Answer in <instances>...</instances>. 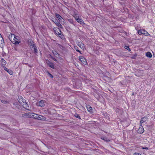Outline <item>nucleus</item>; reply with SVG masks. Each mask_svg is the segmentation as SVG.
Instances as JSON below:
<instances>
[{
    "label": "nucleus",
    "mask_w": 155,
    "mask_h": 155,
    "mask_svg": "<svg viewBox=\"0 0 155 155\" xmlns=\"http://www.w3.org/2000/svg\"><path fill=\"white\" fill-rule=\"evenodd\" d=\"M32 113H25L24 114H22V117H23L31 118V117L32 116Z\"/></svg>",
    "instance_id": "nucleus-4"
},
{
    "label": "nucleus",
    "mask_w": 155,
    "mask_h": 155,
    "mask_svg": "<svg viewBox=\"0 0 155 155\" xmlns=\"http://www.w3.org/2000/svg\"><path fill=\"white\" fill-rule=\"evenodd\" d=\"M4 69L5 71L8 72L11 75L13 74V72L10 68H4Z\"/></svg>",
    "instance_id": "nucleus-13"
},
{
    "label": "nucleus",
    "mask_w": 155,
    "mask_h": 155,
    "mask_svg": "<svg viewBox=\"0 0 155 155\" xmlns=\"http://www.w3.org/2000/svg\"><path fill=\"white\" fill-rule=\"evenodd\" d=\"M16 35L14 34H10L8 38L10 41L12 42V41H13V40H12V38L14 39V37H15Z\"/></svg>",
    "instance_id": "nucleus-11"
},
{
    "label": "nucleus",
    "mask_w": 155,
    "mask_h": 155,
    "mask_svg": "<svg viewBox=\"0 0 155 155\" xmlns=\"http://www.w3.org/2000/svg\"><path fill=\"white\" fill-rule=\"evenodd\" d=\"M79 58L80 60L83 64L86 65L87 64L86 59L84 57L81 56L79 57Z\"/></svg>",
    "instance_id": "nucleus-3"
},
{
    "label": "nucleus",
    "mask_w": 155,
    "mask_h": 155,
    "mask_svg": "<svg viewBox=\"0 0 155 155\" xmlns=\"http://www.w3.org/2000/svg\"><path fill=\"white\" fill-rule=\"evenodd\" d=\"M28 45L31 48H33L35 46L34 43L32 40L31 39H29L28 41Z\"/></svg>",
    "instance_id": "nucleus-5"
},
{
    "label": "nucleus",
    "mask_w": 155,
    "mask_h": 155,
    "mask_svg": "<svg viewBox=\"0 0 155 155\" xmlns=\"http://www.w3.org/2000/svg\"><path fill=\"white\" fill-rule=\"evenodd\" d=\"M4 45L3 39L0 33V46H3Z\"/></svg>",
    "instance_id": "nucleus-8"
},
{
    "label": "nucleus",
    "mask_w": 155,
    "mask_h": 155,
    "mask_svg": "<svg viewBox=\"0 0 155 155\" xmlns=\"http://www.w3.org/2000/svg\"><path fill=\"white\" fill-rule=\"evenodd\" d=\"M24 107H25V108L27 110H29V106L28 105V104H27L26 103H25V104H23Z\"/></svg>",
    "instance_id": "nucleus-21"
},
{
    "label": "nucleus",
    "mask_w": 155,
    "mask_h": 155,
    "mask_svg": "<svg viewBox=\"0 0 155 155\" xmlns=\"http://www.w3.org/2000/svg\"><path fill=\"white\" fill-rule=\"evenodd\" d=\"M58 47L61 49L62 50H64V47L62 46L61 45L58 44Z\"/></svg>",
    "instance_id": "nucleus-30"
},
{
    "label": "nucleus",
    "mask_w": 155,
    "mask_h": 155,
    "mask_svg": "<svg viewBox=\"0 0 155 155\" xmlns=\"http://www.w3.org/2000/svg\"><path fill=\"white\" fill-rule=\"evenodd\" d=\"M74 48L76 50V51L78 52H79L81 54H82L81 53V51L78 49V48L77 46H74Z\"/></svg>",
    "instance_id": "nucleus-28"
},
{
    "label": "nucleus",
    "mask_w": 155,
    "mask_h": 155,
    "mask_svg": "<svg viewBox=\"0 0 155 155\" xmlns=\"http://www.w3.org/2000/svg\"><path fill=\"white\" fill-rule=\"evenodd\" d=\"M134 155H141V154L137 153H135Z\"/></svg>",
    "instance_id": "nucleus-38"
},
{
    "label": "nucleus",
    "mask_w": 155,
    "mask_h": 155,
    "mask_svg": "<svg viewBox=\"0 0 155 155\" xmlns=\"http://www.w3.org/2000/svg\"><path fill=\"white\" fill-rule=\"evenodd\" d=\"M52 53L55 56L57 57L58 56H59V54L55 51H52Z\"/></svg>",
    "instance_id": "nucleus-18"
},
{
    "label": "nucleus",
    "mask_w": 155,
    "mask_h": 155,
    "mask_svg": "<svg viewBox=\"0 0 155 155\" xmlns=\"http://www.w3.org/2000/svg\"><path fill=\"white\" fill-rule=\"evenodd\" d=\"M77 45L81 48H83L84 47V45L81 42H78L77 43Z\"/></svg>",
    "instance_id": "nucleus-16"
},
{
    "label": "nucleus",
    "mask_w": 155,
    "mask_h": 155,
    "mask_svg": "<svg viewBox=\"0 0 155 155\" xmlns=\"http://www.w3.org/2000/svg\"><path fill=\"white\" fill-rule=\"evenodd\" d=\"M101 139L104 140V141H106V142H109L110 141V140L109 139L105 137H101Z\"/></svg>",
    "instance_id": "nucleus-20"
},
{
    "label": "nucleus",
    "mask_w": 155,
    "mask_h": 155,
    "mask_svg": "<svg viewBox=\"0 0 155 155\" xmlns=\"http://www.w3.org/2000/svg\"><path fill=\"white\" fill-rule=\"evenodd\" d=\"M146 55L147 57L149 58H151L152 57V55L151 53L149 52H148L146 53Z\"/></svg>",
    "instance_id": "nucleus-19"
},
{
    "label": "nucleus",
    "mask_w": 155,
    "mask_h": 155,
    "mask_svg": "<svg viewBox=\"0 0 155 155\" xmlns=\"http://www.w3.org/2000/svg\"><path fill=\"white\" fill-rule=\"evenodd\" d=\"M50 56L51 57V58L54 61H57V59L53 57L52 56H51L50 55Z\"/></svg>",
    "instance_id": "nucleus-31"
},
{
    "label": "nucleus",
    "mask_w": 155,
    "mask_h": 155,
    "mask_svg": "<svg viewBox=\"0 0 155 155\" xmlns=\"http://www.w3.org/2000/svg\"><path fill=\"white\" fill-rule=\"evenodd\" d=\"M12 42L15 45H19L21 42L20 38L15 36L14 37V39H13V41H12Z\"/></svg>",
    "instance_id": "nucleus-2"
},
{
    "label": "nucleus",
    "mask_w": 155,
    "mask_h": 155,
    "mask_svg": "<svg viewBox=\"0 0 155 155\" xmlns=\"http://www.w3.org/2000/svg\"><path fill=\"white\" fill-rule=\"evenodd\" d=\"M34 47L33 48H31V49H34V52L35 53H38V50L37 49L35 45L34 46Z\"/></svg>",
    "instance_id": "nucleus-27"
},
{
    "label": "nucleus",
    "mask_w": 155,
    "mask_h": 155,
    "mask_svg": "<svg viewBox=\"0 0 155 155\" xmlns=\"http://www.w3.org/2000/svg\"><path fill=\"white\" fill-rule=\"evenodd\" d=\"M144 131V130L142 126V125L140 124V127L138 130V132L140 134H142Z\"/></svg>",
    "instance_id": "nucleus-7"
},
{
    "label": "nucleus",
    "mask_w": 155,
    "mask_h": 155,
    "mask_svg": "<svg viewBox=\"0 0 155 155\" xmlns=\"http://www.w3.org/2000/svg\"><path fill=\"white\" fill-rule=\"evenodd\" d=\"M138 33L139 35H141L143 34V33H142V30H141L138 31Z\"/></svg>",
    "instance_id": "nucleus-34"
},
{
    "label": "nucleus",
    "mask_w": 155,
    "mask_h": 155,
    "mask_svg": "<svg viewBox=\"0 0 155 155\" xmlns=\"http://www.w3.org/2000/svg\"><path fill=\"white\" fill-rule=\"evenodd\" d=\"M52 21L55 24V22H58V20H57V19H56L55 21H54V20H52Z\"/></svg>",
    "instance_id": "nucleus-37"
},
{
    "label": "nucleus",
    "mask_w": 155,
    "mask_h": 155,
    "mask_svg": "<svg viewBox=\"0 0 155 155\" xmlns=\"http://www.w3.org/2000/svg\"><path fill=\"white\" fill-rule=\"evenodd\" d=\"M86 107L88 111L91 114H92L93 113V110L91 107L88 105L86 106Z\"/></svg>",
    "instance_id": "nucleus-10"
},
{
    "label": "nucleus",
    "mask_w": 155,
    "mask_h": 155,
    "mask_svg": "<svg viewBox=\"0 0 155 155\" xmlns=\"http://www.w3.org/2000/svg\"><path fill=\"white\" fill-rule=\"evenodd\" d=\"M144 149H148V148L147 147H146V148H144Z\"/></svg>",
    "instance_id": "nucleus-39"
},
{
    "label": "nucleus",
    "mask_w": 155,
    "mask_h": 155,
    "mask_svg": "<svg viewBox=\"0 0 155 155\" xmlns=\"http://www.w3.org/2000/svg\"><path fill=\"white\" fill-rule=\"evenodd\" d=\"M55 34L58 35L59 37L61 39L64 38V36L62 33H61V30L57 27H54L53 29Z\"/></svg>",
    "instance_id": "nucleus-1"
},
{
    "label": "nucleus",
    "mask_w": 155,
    "mask_h": 155,
    "mask_svg": "<svg viewBox=\"0 0 155 155\" xmlns=\"http://www.w3.org/2000/svg\"><path fill=\"white\" fill-rule=\"evenodd\" d=\"M18 101L20 103H22V102L23 101V99L20 98L18 99Z\"/></svg>",
    "instance_id": "nucleus-33"
},
{
    "label": "nucleus",
    "mask_w": 155,
    "mask_h": 155,
    "mask_svg": "<svg viewBox=\"0 0 155 155\" xmlns=\"http://www.w3.org/2000/svg\"><path fill=\"white\" fill-rule=\"evenodd\" d=\"M32 117H31V118L38 119V118L39 117V115H38L35 114L34 113H32Z\"/></svg>",
    "instance_id": "nucleus-15"
},
{
    "label": "nucleus",
    "mask_w": 155,
    "mask_h": 155,
    "mask_svg": "<svg viewBox=\"0 0 155 155\" xmlns=\"http://www.w3.org/2000/svg\"><path fill=\"white\" fill-rule=\"evenodd\" d=\"M125 48L126 49H127V50H128L129 49H130L129 46H125Z\"/></svg>",
    "instance_id": "nucleus-36"
},
{
    "label": "nucleus",
    "mask_w": 155,
    "mask_h": 155,
    "mask_svg": "<svg viewBox=\"0 0 155 155\" xmlns=\"http://www.w3.org/2000/svg\"><path fill=\"white\" fill-rule=\"evenodd\" d=\"M3 67H4V66H3Z\"/></svg>",
    "instance_id": "nucleus-41"
},
{
    "label": "nucleus",
    "mask_w": 155,
    "mask_h": 155,
    "mask_svg": "<svg viewBox=\"0 0 155 155\" xmlns=\"http://www.w3.org/2000/svg\"><path fill=\"white\" fill-rule=\"evenodd\" d=\"M147 120V118L145 117H144L141 118L140 123V124L142 125V124L145 122Z\"/></svg>",
    "instance_id": "nucleus-9"
},
{
    "label": "nucleus",
    "mask_w": 155,
    "mask_h": 155,
    "mask_svg": "<svg viewBox=\"0 0 155 155\" xmlns=\"http://www.w3.org/2000/svg\"><path fill=\"white\" fill-rule=\"evenodd\" d=\"M2 102L3 103L5 104L6 103H7V101H5V100H2Z\"/></svg>",
    "instance_id": "nucleus-35"
},
{
    "label": "nucleus",
    "mask_w": 155,
    "mask_h": 155,
    "mask_svg": "<svg viewBox=\"0 0 155 155\" xmlns=\"http://www.w3.org/2000/svg\"><path fill=\"white\" fill-rule=\"evenodd\" d=\"M55 24L59 28H63L62 25L61 24V23L58 21V22H55Z\"/></svg>",
    "instance_id": "nucleus-17"
},
{
    "label": "nucleus",
    "mask_w": 155,
    "mask_h": 155,
    "mask_svg": "<svg viewBox=\"0 0 155 155\" xmlns=\"http://www.w3.org/2000/svg\"><path fill=\"white\" fill-rule=\"evenodd\" d=\"M38 102H37L36 103V104L38 106Z\"/></svg>",
    "instance_id": "nucleus-40"
},
{
    "label": "nucleus",
    "mask_w": 155,
    "mask_h": 155,
    "mask_svg": "<svg viewBox=\"0 0 155 155\" xmlns=\"http://www.w3.org/2000/svg\"><path fill=\"white\" fill-rule=\"evenodd\" d=\"M1 64L2 65H4L6 63L5 61L2 58L1 59Z\"/></svg>",
    "instance_id": "nucleus-23"
},
{
    "label": "nucleus",
    "mask_w": 155,
    "mask_h": 155,
    "mask_svg": "<svg viewBox=\"0 0 155 155\" xmlns=\"http://www.w3.org/2000/svg\"><path fill=\"white\" fill-rule=\"evenodd\" d=\"M74 116L75 117L78 118L79 120L81 119V117L80 116H79V115L78 114H77V113H75L74 115Z\"/></svg>",
    "instance_id": "nucleus-24"
},
{
    "label": "nucleus",
    "mask_w": 155,
    "mask_h": 155,
    "mask_svg": "<svg viewBox=\"0 0 155 155\" xmlns=\"http://www.w3.org/2000/svg\"><path fill=\"white\" fill-rule=\"evenodd\" d=\"M45 105V101L41 100L39 101V106L43 107Z\"/></svg>",
    "instance_id": "nucleus-12"
},
{
    "label": "nucleus",
    "mask_w": 155,
    "mask_h": 155,
    "mask_svg": "<svg viewBox=\"0 0 155 155\" xmlns=\"http://www.w3.org/2000/svg\"><path fill=\"white\" fill-rule=\"evenodd\" d=\"M47 72L48 73V75L51 78H53V76L52 74H50L48 71H47Z\"/></svg>",
    "instance_id": "nucleus-32"
},
{
    "label": "nucleus",
    "mask_w": 155,
    "mask_h": 155,
    "mask_svg": "<svg viewBox=\"0 0 155 155\" xmlns=\"http://www.w3.org/2000/svg\"><path fill=\"white\" fill-rule=\"evenodd\" d=\"M75 20L78 23L81 24H83L84 21L83 20L79 18H77L76 17L75 18Z\"/></svg>",
    "instance_id": "nucleus-14"
},
{
    "label": "nucleus",
    "mask_w": 155,
    "mask_h": 155,
    "mask_svg": "<svg viewBox=\"0 0 155 155\" xmlns=\"http://www.w3.org/2000/svg\"><path fill=\"white\" fill-rule=\"evenodd\" d=\"M46 119V118L41 115H39V120H45Z\"/></svg>",
    "instance_id": "nucleus-25"
},
{
    "label": "nucleus",
    "mask_w": 155,
    "mask_h": 155,
    "mask_svg": "<svg viewBox=\"0 0 155 155\" xmlns=\"http://www.w3.org/2000/svg\"><path fill=\"white\" fill-rule=\"evenodd\" d=\"M46 63L48 65L49 67L51 68H54V64L51 62H50L48 60H46Z\"/></svg>",
    "instance_id": "nucleus-6"
},
{
    "label": "nucleus",
    "mask_w": 155,
    "mask_h": 155,
    "mask_svg": "<svg viewBox=\"0 0 155 155\" xmlns=\"http://www.w3.org/2000/svg\"><path fill=\"white\" fill-rule=\"evenodd\" d=\"M55 15L57 18H58L59 21L62 18V17L59 14L56 13Z\"/></svg>",
    "instance_id": "nucleus-22"
},
{
    "label": "nucleus",
    "mask_w": 155,
    "mask_h": 155,
    "mask_svg": "<svg viewBox=\"0 0 155 155\" xmlns=\"http://www.w3.org/2000/svg\"><path fill=\"white\" fill-rule=\"evenodd\" d=\"M141 71L140 70H137V71L136 72V74H135V75L137 76H139L141 75V74H138L137 73H140Z\"/></svg>",
    "instance_id": "nucleus-26"
},
{
    "label": "nucleus",
    "mask_w": 155,
    "mask_h": 155,
    "mask_svg": "<svg viewBox=\"0 0 155 155\" xmlns=\"http://www.w3.org/2000/svg\"><path fill=\"white\" fill-rule=\"evenodd\" d=\"M68 21L69 23H70L71 24H72L74 25V21L73 19H68Z\"/></svg>",
    "instance_id": "nucleus-29"
}]
</instances>
